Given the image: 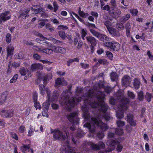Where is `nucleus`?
I'll return each instance as SVG.
<instances>
[{
  "label": "nucleus",
  "instance_id": "1",
  "mask_svg": "<svg viewBox=\"0 0 153 153\" xmlns=\"http://www.w3.org/2000/svg\"><path fill=\"white\" fill-rule=\"evenodd\" d=\"M93 96L89 92L84 96V105L82 107V109L83 116L88 122L84 126L87 128L94 135L96 134L99 139H102L104 136L103 134L100 131L97 132L96 127L100 128L103 131H106L108 126L102 121V120L108 121L111 117L107 112L108 107L103 100L105 97L104 92L99 91L96 94L95 97L97 102L91 101Z\"/></svg>",
  "mask_w": 153,
  "mask_h": 153
},
{
  "label": "nucleus",
  "instance_id": "2",
  "mask_svg": "<svg viewBox=\"0 0 153 153\" xmlns=\"http://www.w3.org/2000/svg\"><path fill=\"white\" fill-rule=\"evenodd\" d=\"M75 128L73 126L70 127V130L67 132L65 131L66 135H63L62 132L58 129L54 130L51 129V133L53 134V137L55 140H60L65 141L64 145L62 148V153H76V149L69 146V140L68 139V135H71L70 131H74Z\"/></svg>",
  "mask_w": 153,
  "mask_h": 153
},
{
  "label": "nucleus",
  "instance_id": "3",
  "mask_svg": "<svg viewBox=\"0 0 153 153\" xmlns=\"http://www.w3.org/2000/svg\"><path fill=\"white\" fill-rule=\"evenodd\" d=\"M52 75L51 74H45L42 76L40 74H39L38 76V78L39 80L42 79L44 85L40 84L39 85V88L40 90V94L42 96H44L45 94V91H46L47 94L48 99L44 102L42 105L43 111L45 113L48 111L50 104V90L48 88H45V85L52 78Z\"/></svg>",
  "mask_w": 153,
  "mask_h": 153
},
{
  "label": "nucleus",
  "instance_id": "4",
  "mask_svg": "<svg viewBox=\"0 0 153 153\" xmlns=\"http://www.w3.org/2000/svg\"><path fill=\"white\" fill-rule=\"evenodd\" d=\"M71 89V87H69L68 90L65 91L62 93L59 100V102L62 105H65L68 107L72 108L75 105L76 102L72 95L70 91Z\"/></svg>",
  "mask_w": 153,
  "mask_h": 153
},
{
  "label": "nucleus",
  "instance_id": "5",
  "mask_svg": "<svg viewBox=\"0 0 153 153\" xmlns=\"http://www.w3.org/2000/svg\"><path fill=\"white\" fill-rule=\"evenodd\" d=\"M120 99H121V100L119 109L120 110H119L116 112L117 117L118 118L121 119L123 117L124 111L127 109L128 108L127 104L129 103V100L122 96H120Z\"/></svg>",
  "mask_w": 153,
  "mask_h": 153
},
{
  "label": "nucleus",
  "instance_id": "6",
  "mask_svg": "<svg viewBox=\"0 0 153 153\" xmlns=\"http://www.w3.org/2000/svg\"><path fill=\"white\" fill-rule=\"evenodd\" d=\"M105 145L102 142H99L97 144L90 142L86 141L83 143L82 148L84 150L86 151H89L92 149L94 150H98L103 148Z\"/></svg>",
  "mask_w": 153,
  "mask_h": 153
},
{
  "label": "nucleus",
  "instance_id": "7",
  "mask_svg": "<svg viewBox=\"0 0 153 153\" xmlns=\"http://www.w3.org/2000/svg\"><path fill=\"white\" fill-rule=\"evenodd\" d=\"M107 145L109 146L108 149L106 150L107 152H110L113 150L116 145L117 146L116 149L118 152H120L123 147L122 145L117 140H113L111 139L108 140L107 142Z\"/></svg>",
  "mask_w": 153,
  "mask_h": 153
},
{
  "label": "nucleus",
  "instance_id": "8",
  "mask_svg": "<svg viewBox=\"0 0 153 153\" xmlns=\"http://www.w3.org/2000/svg\"><path fill=\"white\" fill-rule=\"evenodd\" d=\"M104 45L107 47L110 51H117L120 48L119 44L114 41L105 42L104 43Z\"/></svg>",
  "mask_w": 153,
  "mask_h": 153
},
{
  "label": "nucleus",
  "instance_id": "9",
  "mask_svg": "<svg viewBox=\"0 0 153 153\" xmlns=\"http://www.w3.org/2000/svg\"><path fill=\"white\" fill-rule=\"evenodd\" d=\"M67 117L69 121L74 124H77L79 123L78 113L77 112L71 113L67 116Z\"/></svg>",
  "mask_w": 153,
  "mask_h": 153
},
{
  "label": "nucleus",
  "instance_id": "10",
  "mask_svg": "<svg viewBox=\"0 0 153 153\" xmlns=\"http://www.w3.org/2000/svg\"><path fill=\"white\" fill-rule=\"evenodd\" d=\"M11 18V14L9 11H6L0 14V24L5 22Z\"/></svg>",
  "mask_w": 153,
  "mask_h": 153
},
{
  "label": "nucleus",
  "instance_id": "11",
  "mask_svg": "<svg viewBox=\"0 0 153 153\" xmlns=\"http://www.w3.org/2000/svg\"><path fill=\"white\" fill-rule=\"evenodd\" d=\"M111 14L114 18L116 19L120 16L121 12L120 9H119L117 7H115L113 8H111Z\"/></svg>",
  "mask_w": 153,
  "mask_h": 153
},
{
  "label": "nucleus",
  "instance_id": "12",
  "mask_svg": "<svg viewBox=\"0 0 153 153\" xmlns=\"http://www.w3.org/2000/svg\"><path fill=\"white\" fill-rule=\"evenodd\" d=\"M85 40L89 45H96L97 44V39L91 36H87L85 37Z\"/></svg>",
  "mask_w": 153,
  "mask_h": 153
},
{
  "label": "nucleus",
  "instance_id": "13",
  "mask_svg": "<svg viewBox=\"0 0 153 153\" xmlns=\"http://www.w3.org/2000/svg\"><path fill=\"white\" fill-rule=\"evenodd\" d=\"M109 34L113 37H119L120 36V33L117 29L113 27L109 28L108 30Z\"/></svg>",
  "mask_w": 153,
  "mask_h": 153
},
{
  "label": "nucleus",
  "instance_id": "14",
  "mask_svg": "<svg viewBox=\"0 0 153 153\" xmlns=\"http://www.w3.org/2000/svg\"><path fill=\"white\" fill-rule=\"evenodd\" d=\"M0 114L4 117L10 118L13 115V112L11 110H3L0 112Z\"/></svg>",
  "mask_w": 153,
  "mask_h": 153
},
{
  "label": "nucleus",
  "instance_id": "15",
  "mask_svg": "<svg viewBox=\"0 0 153 153\" xmlns=\"http://www.w3.org/2000/svg\"><path fill=\"white\" fill-rule=\"evenodd\" d=\"M133 115L131 114L127 115V120L131 126H135L136 125V122L133 119Z\"/></svg>",
  "mask_w": 153,
  "mask_h": 153
},
{
  "label": "nucleus",
  "instance_id": "16",
  "mask_svg": "<svg viewBox=\"0 0 153 153\" xmlns=\"http://www.w3.org/2000/svg\"><path fill=\"white\" fill-rule=\"evenodd\" d=\"M31 70L33 71H35L37 70L41 69L42 68V66L41 64L34 63L32 64L30 67Z\"/></svg>",
  "mask_w": 153,
  "mask_h": 153
},
{
  "label": "nucleus",
  "instance_id": "17",
  "mask_svg": "<svg viewBox=\"0 0 153 153\" xmlns=\"http://www.w3.org/2000/svg\"><path fill=\"white\" fill-rule=\"evenodd\" d=\"M30 8L27 9L26 10H24L20 14L19 17H22L23 19H25L29 16Z\"/></svg>",
  "mask_w": 153,
  "mask_h": 153
},
{
  "label": "nucleus",
  "instance_id": "18",
  "mask_svg": "<svg viewBox=\"0 0 153 153\" xmlns=\"http://www.w3.org/2000/svg\"><path fill=\"white\" fill-rule=\"evenodd\" d=\"M131 80L130 76L127 75L124 76L122 80V84L124 85H127L129 84Z\"/></svg>",
  "mask_w": 153,
  "mask_h": 153
},
{
  "label": "nucleus",
  "instance_id": "19",
  "mask_svg": "<svg viewBox=\"0 0 153 153\" xmlns=\"http://www.w3.org/2000/svg\"><path fill=\"white\" fill-rule=\"evenodd\" d=\"M63 81V80L62 79L59 78H57L56 81V87L58 88L60 87L61 85H67V82H64V81Z\"/></svg>",
  "mask_w": 153,
  "mask_h": 153
},
{
  "label": "nucleus",
  "instance_id": "20",
  "mask_svg": "<svg viewBox=\"0 0 153 153\" xmlns=\"http://www.w3.org/2000/svg\"><path fill=\"white\" fill-rule=\"evenodd\" d=\"M59 96L58 92L54 91L53 93V95L51 97V92H50V100L51 101L55 102L57 100Z\"/></svg>",
  "mask_w": 153,
  "mask_h": 153
},
{
  "label": "nucleus",
  "instance_id": "21",
  "mask_svg": "<svg viewBox=\"0 0 153 153\" xmlns=\"http://www.w3.org/2000/svg\"><path fill=\"white\" fill-rule=\"evenodd\" d=\"M98 38L101 41L104 42L105 41H108L110 40V38L106 35L101 33Z\"/></svg>",
  "mask_w": 153,
  "mask_h": 153
},
{
  "label": "nucleus",
  "instance_id": "22",
  "mask_svg": "<svg viewBox=\"0 0 153 153\" xmlns=\"http://www.w3.org/2000/svg\"><path fill=\"white\" fill-rule=\"evenodd\" d=\"M8 93L7 91L4 92L1 96V100L0 101V105H2L5 102L8 95Z\"/></svg>",
  "mask_w": 153,
  "mask_h": 153
},
{
  "label": "nucleus",
  "instance_id": "23",
  "mask_svg": "<svg viewBox=\"0 0 153 153\" xmlns=\"http://www.w3.org/2000/svg\"><path fill=\"white\" fill-rule=\"evenodd\" d=\"M140 82L137 78H135L133 82V88L136 89H138L140 88Z\"/></svg>",
  "mask_w": 153,
  "mask_h": 153
},
{
  "label": "nucleus",
  "instance_id": "24",
  "mask_svg": "<svg viewBox=\"0 0 153 153\" xmlns=\"http://www.w3.org/2000/svg\"><path fill=\"white\" fill-rule=\"evenodd\" d=\"M33 10L36 14L39 13L42 14L41 16L43 17V13L45 12V10L42 7H39L37 9H34Z\"/></svg>",
  "mask_w": 153,
  "mask_h": 153
},
{
  "label": "nucleus",
  "instance_id": "25",
  "mask_svg": "<svg viewBox=\"0 0 153 153\" xmlns=\"http://www.w3.org/2000/svg\"><path fill=\"white\" fill-rule=\"evenodd\" d=\"M130 16V14H127L126 16L122 17L120 19V22L122 24H124L129 19Z\"/></svg>",
  "mask_w": 153,
  "mask_h": 153
},
{
  "label": "nucleus",
  "instance_id": "26",
  "mask_svg": "<svg viewBox=\"0 0 153 153\" xmlns=\"http://www.w3.org/2000/svg\"><path fill=\"white\" fill-rule=\"evenodd\" d=\"M110 76L111 80L112 81L116 80L118 78V76L117 73L113 71H112L110 74Z\"/></svg>",
  "mask_w": 153,
  "mask_h": 153
},
{
  "label": "nucleus",
  "instance_id": "27",
  "mask_svg": "<svg viewBox=\"0 0 153 153\" xmlns=\"http://www.w3.org/2000/svg\"><path fill=\"white\" fill-rule=\"evenodd\" d=\"M99 87L100 88H104L105 90V91L108 94H109L110 93H111V91L112 90V88L109 86H106L105 87H104L103 84H102L101 85H99Z\"/></svg>",
  "mask_w": 153,
  "mask_h": 153
},
{
  "label": "nucleus",
  "instance_id": "28",
  "mask_svg": "<svg viewBox=\"0 0 153 153\" xmlns=\"http://www.w3.org/2000/svg\"><path fill=\"white\" fill-rule=\"evenodd\" d=\"M137 98L138 100L140 101H143L144 97L143 92L140 91V92H137Z\"/></svg>",
  "mask_w": 153,
  "mask_h": 153
},
{
  "label": "nucleus",
  "instance_id": "29",
  "mask_svg": "<svg viewBox=\"0 0 153 153\" xmlns=\"http://www.w3.org/2000/svg\"><path fill=\"white\" fill-rule=\"evenodd\" d=\"M55 50L56 52L62 54L65 53L66 52V51L65 48L59 47H56Z\"/></svg>",
  "mask_w": 153,
  "mask_h": 153
},
{
  "label": "nucleus",
  "instance_id": "30",
  "mask_svg": "<svg viewBox=\"0 0 153 153\" xmlns=\"http://www.w3.org/2000/svg\"><path fill=\"white\" fill-rule=\"evenodd\" d=\"M30 146L28 145H24L23 146L21 147L20 149L21 151L24 153H26V151H29Z\"/></svg>",
  "mask_w": 153,
  "mask_h": 153
},
{
  "label": "nucleus",
  "instance_id": "31",
  "mask_svg": "<svg viewBox=\"0 0 153 153\" xmlns=\"http://www.w3.org/2000/svg\"><path fill=\"white\" fill-rule=\"evenodd\" d=\"M14 50V48L13 47H7V56L8 57L11 55H12L13 51Z\"/></svg>",
  "mask_w": 153,
  "mask_h": 153
},
{
  "label": "nucleus",
  "instance_id": "32",
  "mask_svg": "<svg viewBox=\"0 0 153 153\" xmlns=\"http://www.w3.org/2000/svg\"><path fill=\"white\" fill-rule=\"evenodd\" d=\"M28 71V70L27 68L22 67L20 68L19 72L22 75H25L26 73Z\"/></svg>",
  "mask_w": 153,
  "mask_h": 153
},
{
  "label": "nucleus",
  "instance_id": "33",
  "mask_svg": "<svg viewBox=\"0 0 153 153\" xmlns=\"http://www.w3.org/2000/svg\"><path fill=\"white\" fill-rule=\"evenodd\" d=\"M98 63L97 62L96 64V65H98V64H102L103 65H108V62H107V61L105 59H99L98 60Z\"/></svg>",
  "mask_w": 153,
  "mask_h": 153
},
{
  "label": "nucleus",
  "instance_id": "34",
  "mask_svg": "<svg viewBox=\"0 0 153 153\" xmlns=\"http://www.w3.org/2000/svg\"><path fill=\"white\" fill-rule=\"evenodd\" d=\"M152 97V96L151 94L149 92H147L146 93L145 95V98L148 102H149L151 101Z\"/></svg>",
  "mask_w": 153,
  "mask_h": 153
},
{
  "label": "nucleus",
  "instance_id": "35",
  "mask_svg": "<svg viewBox=\"0 0 153 153\" xmlns=\"http://www.w3.org/2000/svg\"><path fill=\"white\" fill-rule=\"evenodd\" d=\"M90 31L94 36L97 37V38H98L100 34V33L91 29H90Z\"/></svg>",
  "mask_w": 153,
  "mask_h": 153
},
{
  "label": "nucleus",
  "instance_id": "36",
  "mask_svg": "<svg viewBox=\"0 0 153 153\" xmlns=\"http://www.w3.org/2000/svg\"><path fill=\"white\" fill-rule=\"evenodd\" d=\"M104 25L106 27L108 30H109V28H111L112 27L111 26H112V23L109 20H107L105 22H103Z\"/></svg>",
  "mask_w": 153,
  "mask_h": 153
},
{
  "label": "nucleus",
  "instance_id": "37",
  "mask_svg": "<svg viewBox=\"0 0 153 153\" xmlns=\"http://www.w3.org/2000/svg\"><path fill=\"white\" fill-rule=\"evenodd\" d=\"M12 39V36L11 35L8 33L7 34L6 36V41L7 43L9 44L10 43Z\"/></svg>",
  "mask_w": 153,
  "mask_h": 153
},
{
  "label": "nucleus",
  "instance_id": "38",
  "mask_svg": "<svg viewBox=\"0 0 153 153\" xmlns=\"http://www.w3.org/2000/svg\"><path fill=\"white\" fill-rule=\"evenodd\" d=\"M86 31V30H85L84 29H82L81 30V37L83 40H85V37L87 36Z\"/></svg>",
  "mask_w": 153,
  "mask_h": 153
},
{
  "label": "nucleus",
  "instance_id": "39",
  "mask_svg": "<svg viewBox=\"0 0 153 153\" xmlns=\"http://www.w3.org/2000/svg\"><path fill=\"white\" fill-rule=\"evenodd\" d=\"M42 52L48 54H51L53 53V51L52 49L48 48H43Z\"/></svg>",
  "mask_w": 153,
  "mask_h": 153
},
{
  "label": "nucleus",
  "instance_id": "40",
  "mask_svg": "<svg viewBox=\"0 0 153 153\" xmlns=\"http://www.w3.org/2000/svg\"><path fill=\"white\" fill-rule=\"evenodd\" d=\"M58 33L59 35L62 39H64L65 38V33L64 31L62 30L59 31Z\"/></svg>",
  "mask_w": 153,
  "mask_h": 153
},
{
  "label": "nucleus",
  "instance_id": "41",
  "mask_svg": "<svg viewBox=\"0 0 153 153\" xmlns=\"http://www.w3.org/2000/svg\"><path fill=\"white\" fill-rule=\"evenodd\" d=\"M84 135V133L81 130H79L77 133L76 134V136L78 137L81 138Z\"/></svg>",
  "mask_w": 153,
  "mask_h": 153
},
{
  "label": "nucleus",
  "instance_id": "42",
  "mask_svg": "<svg viewBox=\"0 0 153 153\" xmlns=\"http://www.w3.org/2000/svg\"><path fill=\"white\" fill-rule=\"evenodd\" d=\"M115 130L116 134L119 135H122L123 134V130L122 129L117 128Z\"/></svg>",
  "mask_w": 153,
  "mask_h": 153
},
{
  "label": "nucleus",
  "instance_id": "43",
  "mask_svg": "<svg viewBox=\"0 0 153 153\" xmlns=\"http://www.w3.org/2000/svg\"><path fill=\"white\" fill-rule=\"evenodd\" d=\"M123 24H122L121 23L120 24H118L117 25V29L119 31V30H123L124 28V27L123 25Z\"/></svg>",
  "mask_w": 153,
  "mask_h": 153
},
{
  "label": "nucleus",
  "instance_id": "44",
  "mask_svg": "<svg viewBox=\"0 0 153 153\" xmlns=\"http://www.w3.org/2000/svg\"><path fill=\"white\" fill-rule=\"evenodd\" d=\"M128 96L131 99H134L135 97V95L134 93L131 91H127Z\"/></svg>",
  "mask_w": 153,
  "mask_h": 153
},
{
  "label": "nucleus",
  "instance_id": "45",
  "mask_svg": "<svg viewBox=\"0 0 153 153\" xmlns=\"http://www.w3.org/2000/svg\"><path fill=\"white\" fill-rule=\"evenodd\" d=\"M110 3L111 6V8L117 7L116 0H110Z\"/></svg>",
  "mask_w": 153,
  "mask_h": 153
},
{
  "label": "nucleus",
  "instance_id": "46",
  "mask_svg": "<svg viewBox=\"0 0 153 153\" xmlns=\"http://www.w3.org/2000/svg\"><path fill=\"white\" fill-rule=\"evenodd\" d=\"M117 124L118 127H122L124 126L125 123L124 121H121L120 120H119L117 121Z\"/></svg>",
  "mask_w": 153,
  "mask_h": 153
},
{
  "label": "nucleus",
  "instance_id": "47",
  "mask_svg": "<svg viewBox=\"0 0 153 153\" xmlns=\"http://www.w3.org/2000/svg\"><path fill=\"white\" fill-rule=\"evenodd\" d=\"M80 12L79 15L81 17L84 18H87L89 15L88 13H85L83 11H82L81 12Z\"/></svg>",
  "mask_w": 153,
  "mask_h": 153
},
{
  "label": "nucleus",
  "instance_id": "48",
  "mask_svg": "<svg viewBox=\"0 0 153 153\" xmlns=\"http://www.w3.org/2000/svg\"><path fill=\"white\" fill-rule=\"evenodd\" d=\"M18 77V75L17 74H15L12 79L10 80V83H13L14 82L17 80Z\"/></svg>",
  "mask_w": 153,
  "mask_h": 153
},
{
  "label": "nucleus",
  "instance_id": "49",
  "mask_svg": "<svg viewBox=\"0 0 153 153\" xmlns=\"http://www.w3.org/2000/svg\"><path fill=\"white\" fill-rule=\"evenodd\" d=\"M12 63L10 61L9 62V64L8 65V68L7 69V74H9L12 71Z\"/></svg>",
  "mask_w": 153,
  "mask_h": 153
},
{
  "label": "nucleus",
  "instance_id": "50",
  "mask_svg": "<svg viewBox=\"0 0 153 153\" xmlns=\"http://www.w3.org/2000/svg\"><path fill=\"white\" fill-rule=\"evenodd\" d=\"M33 50L35 51H43V48H40L39 46H34L33 47Z\"/></svg>",
  "mask_w": 153,
  "mask_h": 153
},
{
  "label": "nucleus",
  "instance_id": "51",
  "mask_svg": "<svg viewBox=\"0 0 153 153\" xmlns=\"http://www.w3.org/2000/svg\"><path fill=\"white\" fill-rule=\"evenodd\" d=\"M53 4L54 7V8H53V9H54V11L56 12V11L58 9L59 6L57 3L55 1L53 2Z\"/></svg>",
  "mask_w": 153,
  "mask_h": 153
},
{
  "label": "nucleus",
  "instance_id": "52",
  "mask_svg": "<svg viewBox=\"0 0 153 153\" xmlns=\"http://www.w3.org/2000/svg\"><path fill=\"white\" fill-rule=\"evenodd\" d=\"M106 55L109 59L110 60L112 59L113 58V55L111 52L109 51H107Z\"/></svg>",
  "mask_w": 153,
  "mask_h": 153
},
{
  "label": "nucleus",
  "instance_id": "53",
  "mask_svg": "<svg viewBox=\"0 0 153 153\" xmlns=\"http://www.w3.org/2000/svg\"><path fill=\"white\" fill-rule=\"evenodd\" d=\"M130 12L133 16H135L137 15L138 11L137 9H131Z\"/></svg>",
  "mask_w": 153,
  "mask_h": 153
},
{
  "label": "nucleus",
  "instance_id": "54",
  "mask_svg": "<svg viewBox=\"0 0 153 153\" xmlns=\"http://www.w3.org/2000/svg\"><path fill=\"white\" fill-rule=\"evenodd\" d=\"M36 41L38 43L41 44H43L44 45H45L46 44H48V42L47 41H45L44 42H41L39 38H37L36 39Z\"/></svg>",
  "mask_w": 153,
  "mask_h": 153
},
{
  "label": "nucleus",
  "instance_id": "55",
  "mask_svg": "<svg viewBox=\"0 0 153 153\" xmlns=\"http://www.w3.org/2000/svg\"><path fill=\"white\" fill-rule=\"evenodd\" d=\"M34 107L36 108V109H40L41 108V107L40 105V104L39 102H37L34 103Z\"/></svg>",
  "mask_w": 153,
  "mask_h": 153
},
{
  "label": "nucleus",
  "instance_id": "56",
  "mask_svg": "<svg viewBox=\"0 0 153 153\" xmlns=\"http://www.w3.org/2000/svg\"><path fill=\"white\" fill-rule=\"evenodd\" d=\"M20 63L18 62H14L12 64V65L13 67L17 68L20 66Z\"/></svg>",
  "mask_w": 153,
  "mask_h": 153
},
{
  "label": "nucleus",
  "instance_id": "57",
  "mask_svg": "<svg viewBox=\"0 0 153 153\" xmlns=\"http://www.w3.org/2000/svg\"><path fill=\"white\" fill-rule=\"evenodd\" d=\"M52 41L54 44L57 45H59L61 44L62 43V42L60 41L59 40H56L54 38H53L52 39Z\"/></svg>",
  "mask_w": 153,
  "mask_h": 153
},
{
  "label": "nucleus",
  "instance_id": "58",
  "mask_svg": "<svg viewBox=\"0 0 153 153\" xmlns=\"http://www.w3.org/2000/svg\"><path fill=\"white\" fill-rule=\"evenodd\" d=\"M58 28L59 29H63L65 30L68 29V27L66 25H60L58 26Z\"/></svg>",
  "mask_w": 153,
  "mask_h": 153
},
{
  "label": "nucleus",
  "instance_id": "59",
  "mask_svg": "<svg viewBox=\"0 0 153 153\" xmlns=\"http://www.w3.org/2000/svg\"><path fill=\"white\" fill-rule=\"evenodd\" d=\"M33 100L34 102H36L37 100V94L35 92L33 94Z\"/></svg>",
  "mask_w": 153,
  "mask_h": 153
},
{
  "label": "nucleus",
  "instance_id": "60",
  "mask_svg": "<svg viewBox=\"0 0 153 153\" xmlns=\"http://www.w3.org/2000/svg\"><path fill=\"white\" fill-rule=\"evenodd\" d=\"M33 57L35 59L39 60L40 58V56L37 53H34L33 55Z\"/></svg>",
  "mask_w": 153,
  "mask_h": 153
},
{
  "label": "nucleus",
  "instance_id": "61",
  "mask_svg": "<svg viewBox=\"0 0 153 153\" xmlns=\"http://www.w3.org/2000/svg\"><path fill=\"white\" fill-rule=\"evenodd\" d=\"M80 65L82 67L85 69L88 68L89 67V65L88 64H86L83 63H81Z\"/></svg>",
  "mask_w": 153,
  "mask_h": 153
},
{
  "label": "nucleus",
  "instance_id": "62",
  "mask_svg": "<svg viewBox=\"0 0 153 153\" xmlns=\"http://www.w3.org/2000/svg\"><path fill=\"white\" fill-rule=\"evenodd\" d=\"M116 100L113 97H111L109 100V102L112 105H114L115 104Z\"/></svg>",
  "mask_w": 153,
  "mask_h": 153
},
{
  "label": "nucleus",
  "instance_id": "63",
  "mask_svg": "<svg viewBox=\"0 0 153 153\" xmlns=\"http://www.w3.org/2000/svg\"><path fill=\"white\" fill-rule=\"evenodd\" d=\"M11 137L15 139L16 140H17L18 139V137L16 135L15 133H12L11 134Z\"/></svg>",
  "mask_w": 153,
  "mask_h": 153
},
{
  "label": "nucleus",
  "instance_id": "64",
  "mask_svg": "<svg viewBox=\"0 0 153 153\" xmlns=\"http://www.w3.org/2000/svg\"><path fill=\"white\" fill-rule=\"evenodd\" d=\"M25 127L23 126H21L19 129V131L21 133H23L25 130Z\"/></svg>",
  "mask_w": 153,
  "mask_h": 153
}]
</instances>
